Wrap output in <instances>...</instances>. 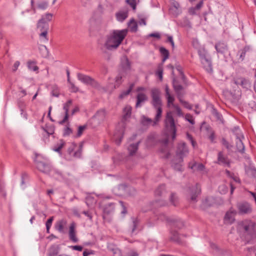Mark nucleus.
Listing matches in <instances>:
<instances>
[{
    "label": "nucleus",
    "mask_w": 256,
    "mask_h": 256,
    "mask_svg": "<svg viewBox=\"0 0 256 256\" xmlns=\"http://www.w3.org/2000/svg\"><path fill=\"white\" fill-rule=\"evenodd\" d=\"M53 15L50 13H46L44 15L42 16V18L40 19H44V22H48L51 21L52 20Z\"/></svg>",
    "instance_id": "49"
},
{
    "label": "nucleus",
    "mask_w": 256,
    "mask_h": 256,
    "mask_svg": "<svg viewBox=\"0 0 256 256\" xmlns=\"http://www.w3.org/2000/svg\"><path fill=\"white\" fill-rule=\"evenodd\" d=\"M164 127L167 132L166 138L161 140L160 142L166 146L168 142V134H172V138L174 140L176 138V128L174 118L170 112H168L164 120Z\"/></svg>",
    "instance_id": "3"
},
{
    "label": "nucleus",
    "mask_w": 256,
    "mask_h": 256,
    "mask_svg": "<svg viewBox=\"0 0 256 256\" xmlns=\"http://www.w3.org/2000/svg\"><path fill=\"white\" fill-rule=\"evenodd\" d=\"M156 74L158 76L160 80H162L163 78V68L162 66L159 65L156 72Z\"/></svg>",
    "instance_id": "43"
},
{
    "label": "nucleus",
    "mask_w": 256,
    "mask_h": 256,
    "mask_svg": "<svg viewBox=\"0 0 256 256\" xmlns=\"http://www.w3.org/2000/svg\"><path fill=\"white\" fill-rule=\"evenodd\" d=\"M158 219L162 221H166L170 222H173L174 225L178 228L184 226L183 222L180 220H172L164 214H160L158 216Z\"/></svg>",
    "instance_id": "7"
},
{
    "label": "nucleus",
    "mask_w": 256,
    "mask_h": 256,
    "mask_svg": "<svg viewBox=\"0 0 256 256\" xmlns=\"http://www.w3.org/2000/svg\"><path fill=\"white\" fill-rule=\"evenodd\" d=\"M96 202L97 200L96 198L92 194L88 195L86 198V203L88 207H92Z\"/></svg>",
    "instance_id": "22"
},
{
    "label": "nucleus",
    "mask_w": 256,
    "mask_h": 256,
    "mask_svg": "<svg viewBox=\"0 0 256 256\" xmlns=\"http://www.w3.org/2000/svg\"><path fill=\"white\" fill-rule=\"evenodd\" d=\"M126 2L132 8L135 10L136 8V0H126Z\"/></svg>",
    "instance_id": "60"
},
{
    "label": "nucleus",
    "mask_w": 256,
    "mask_h": 256,
    "mask_svg": "<svg viewBox=\"0 0 256 256\" xmlns=\"http://www.w3.org/2000/svg\"><path fill=\"white\" fill-rule=\"evenodd\" d=\"M70 248H71L73 250H78L79 252H81L83 249L82 246H79V245L72 246H70Z\"/></svg>",
    "instance_id": "63"
},
{
    "label": "nucleus",
    "mask_w": 256,
    "mask_h": 256,
    "mask_svg": "<svg viewBox=\"0 0 256 256\" xmlns=\"http://www.w3.org/2000/svg\"><path fill=\"white\" fill-rule=\"evenodd\" d=\"M140 142L136 144H131L128 148V150L130 155H133L137 151Z\"/></svg>",
    "instance_id": "28"
},
{
    "label": "nucleus",
    "mask_w": 256,
    "mask_h": 256,
    "mask_svg": "<svg viewBox=\"0 0 256 256\" xmlns=\"http://www.w3.org/2000/svg\"><path fill=\"white\" fill-rule=\"evenodd\" d=\"M173 108L175 109L176 114L178 116H183V114L182 110L178 105H174Z\"/></svg>",
    "instance_id": "56"
},
{
    "label": "nucleus",
    "mask_w": 256,
    "mask_h": 256,
    "mask_svg": "<svg viewBox=\"0 0 256 256\" xmlns=\"http://www.w3.org/2000/svg\"><path fill=\"white\" fill-rule=\"evenodd\" d=\"M116 17L118 21L122 22L128 17V12H119L116 14Z\"/></svg>",
    "instance_id": "29"
},
{
    "label": "nucleus",
    "mask_w": 256,
    "mask_h": 256,
    "mask_svg": "<svg viewBox=\"0 0 256 256\" xmlns=\"http://www.w3.org/2000/svg\"><path fill=\"white\" fill-rule=\"evenodd\" d=\"M36 165L40 171L48 174L50 173L51 168H52L51 164L48 162L38 161L36 162Z\"/></svg>",
    "instance_id": "9"
},
{
    "label": "nucleus",
    "mask_w": 256,
    "mask_h": 256,
    "mask_svg": "<svg viewBox=\"0 0 256 256\" xmlns=\"http://www.w3.org/2000/svg\"><path fill=\"white\" fill-rule=\"evenodd\" d=\"M188 167L192 170H196L198 171L202 172L203 171L205 167L202 164H197L196 162L190 163Z\"/></svg>",
    "instance_id": "24"
},
{
    "label": "nucleus",
    "mask_w": 256,
    "mask_h": 256,
    "mask_svg": "<svg viewBox=\"0 0 256 256\" xmlns=\"http://www.w3.org/2000/svg\"><path fill=\"white\" fill-rule=\"evenodd\" d=\"M209 198H206L203 202L202 206L204 208L206 206H210V204L208 203Z\"/></svg>",
    "instance_id": "64"
},
{
    "label": "nucleus",
    "mask_w": 256,
    "mask_h": 256,
    "mask_svg": "<svg viewBox=\"0 0 256 256\" xmlns=\"http://www.w3.org/2000/svg\"><path fill=\"white\" fill-rule=\"evenodd\" d=\"M174 88L176 93H178L180 92H181L183 88V87L180 84H176L174 82L173 84Z\"/></svg>",
    "instance_id": "57"
},
{
    "label": "nucleus",
    "mask_w": 256,
    "mask_h": 256,
    "mask_svg": "<svg viewBox=\"0 0 256 256\" xmlns=\"http://www.w3.org/2000/svg\"><path fill=\"white\" fill-rule=\"evenodd\" d=\"M72 100H69L68 102L64 104V110L65 111V115L64 119L60 122V124H64L68 119V110L71 104H72Z\"/></svg>",
    "instance_id": "17"
},
{
    "label": "nucleus",
    "mask_w": 256,
    "mask_h": 256,
    "mask_svg": "<svg viewBox=\"0 0 256 256\" xmlns=\"http://www.w3.org/2000/svg\"><path fill=\"white\" fill-rule=\"evenodd\" d=\"M48 30L41 31L39 34L40 40L43 42H48Z\"/></svg>",
    "instance_id": "36"
},
{
    "label": "nucleus",
    "mask_w": 256,
    "mask_h": 256,
    "mask_svg": "<svg viewBox=\"0 0 256 256\" xmlns=\"http://www.w3.org/2000/svg\"><path fill=\"white\" fill-rule=\"evenodd\" d=\"M232 132L236 138L237 140V141L236 142V144H238V142H240V130L239 128V127L236 126L232 130Z\"/></svg>",
    "instance_id": "38"
},
{
    "label": "nucleus",
    "mask_w": 256,
    "mask_h": 256,
    "mask_svg": "<svg viewBox=\"0 0 256 256\" xmlns=\"http://www.w3.org/2000/svg\"><path fill=\"white\" fill-rule=\"evenodd\" d=\"M166 190V186L162 184L155 191V194L156 196H162Z\"/></svg>",
    "instance_id": "39"
},
{
    "label": "nucleus",
    "mask_w": 256,
    "mask_h": 256,
    "mask_svg": "<svg viewBox=\"0 0 256 256\" xmlns=\"http://www.w3.org/2000/svg\"><path fill=\"white\" fill-rule=\"evenodd\" d=\"M124 128H122L120 130L116 128L114 136V140L117 145H120L121 143L122 140L124 136Z\"/></svg>",
    "instance_id": "14"
},
{
    "label": "nucleus",
    "mask_w": 256,
    "mask_h": 256,
    "mask_svg": "<svg viewBox=\"0 0 256 256\" xmlns=\"http://www.w3.org/2000/svg\"><path fill=\"white\" fill-rule=\"evenodd\" d=\"M138 224V220L137 218H132V229L131 230L132 234H134L135 230Z\"/></svg>",
    "instance_id": "53"
},
{
    "label": "nucleus",
    "mask_w": 256,
    "mask_h": 256,
    "mask_svg": "<svg viewBox=\"0 0 256 256\" xmlns=\"http://www.w3.org/2000/svg\"><path fill=\"white\" fill-rule=\"evenodd\" d=\"M133 85H131V86L126 90L123 91L119 96V98H123L126 96L128 95L130 92L132 91Z\"/></svg>",
    "instance_id": "50"
},
{
    "label": "nucleus",
    "mask_w": 256,
    "mask_h": 256,
    "mask_svg": "<svg viewBox=\"0 0 256 256\" xmlns=\"http://www.w3.org/2000/svg\"><path fill=\"white\" fill-rule=\"evenodd\" d=\"M42 128L48 135L52 134L54 132V127L53 126H46Z\"/></svg>",
    "instance_id": "44"
},
{
    "label": "nucleus",
    "mask_w": 256,
    "mask_h": 256,
    "mask_svg": "<svg viewBox=\"0 0 256 256\" xmlns=\"http://www.w3.org/2000/svg\"><path fill=\"white\" fill-rule=\"evenodd\" d=\"M160 52L162 55L163 56L162 62H164L168 58L169 52L164 47H160Z\"/></svg>",
    "instance_id": "30"
},
{
    "label": "nucleus",
    "mask_w": 256,
    "mask_h": 256,
    "mask_svg": "<svg viewBox=\"0 0 256 256\" xmlns=\"http://www.w3.org/2000/svg\"><path fill=\"white\" fill-rule=\"evenodd\" d=\"M218 164L224 166H230V162L227 157L224 156L222 152H220L218 154Z\"/></svg>",
    "instance_id": "16"
},
{
    "label": "nucleus",
    "mask_w": 256,
    "mask_h": 256,
    "mask_svg": "<svg viewBox=\"0 0 256 256\" xmlns=\"http://www.w3.org/2000/svg\"><path fill=\"white\" fill-rule=\"evenodd\" d=\"M122 66L124 70H128L130 69V62L128 58L126 57L122 63Z\"/></svg>",
    "instance_id": "42"
},
{
    "label": "nucleus",
    "mask_w": 256,
    "mask_h": 256,
    "mask_svg": "<svg viewBox=\"0 0 256 256\" xmlns=\"http://www.w3.org/2000/svg\"><path fill=\"white\" fill-rule=\"evenodd\" d=\"M178 162L175 163L174 160H172V166L174 168L178 171H181L182 170V167L181 165V163L182 162H179V158L178 160Z\"/></svg>",
    "instance_id": "48"
},
{
    "label": "nucleus",
    "mask_w": 256,
    "mask_h": 256,
    "mask_svg": "<svg viewBox=\"0 0 256 256\" xmlns=\"http://www.w3.org/2000/svg\"><path fill=\"white\" fill-rule=\"evenodd\" d=\"M106 112L104 110H100L94 116V118L100 121L103 120L106 116Z\"/></svg>",
    "instance_id": "27"
},
{
    "label": "nucleus",
    "mask_w": 256,
    "mask_h": 256,
    "mask_svg": "<svg viewBox=\"0 0 256 256\" xmlns=\"http://www.w3.org/2000/svg\"><path fill=\"white\" fill-rule=\"evenodd\" d=\"M49 174L54 176L55 178L58 180H64L66 178V176L59 170L52 168Z\"/></svg>",
    "instance_id": "15"
},
{
    "label": "nucleus",
    "mask_w": 256,
    "mask_h": 256,
    "mask_svg": "<svg viewBox=\"0 0 256 256\" xmlns=\"http://www.w3.org/2000/svg\"><path fill=\"white\" fill-rule=\"evenodd\" d=\"M218 190L220 194H224L228 191V188L224 185H222L219 186Z\"/></svg>",
    "instance_id": "61"
},
{
    "label": "nucleus",
    "mask_w": 256,
    "mask_h": 256,
    "mask_svg": "<svg viewBox=\"0 0 256 256\" xmlns=\"http://www.w3.org/2000/svg\"><path fill=\"white\" fill-rule=\"evenodd\" d=\"M194 46L198 50L200 62L203 68L208 73H212V58L208 51L204 46H198V42L197 40L193 42Z\"/></svg>",
    "instance_id": "2"
},
{
    "label": "nucleus",
    "mask_w": 256,
    "mask_h": 256,
    "mask_svg": "<svg viewBox=\"0 0 256 256\" xmlns=\"http://www.w3.org/2000/svg\"><path fill=\"white\" fill-rule=\"evenodd\" d=\"M54 220V218L52 216L50 218L46 223V232L50 233V229L52 226V221Z\"/></svg>",
    "instance_id": "52"
},
{
    "label": "nucleus",
    "mask_w": 256,
    "mask_h": 256,
    "mask_svg": "<svg viewBox=\"0 0 256 256\" xmlns=\"http://www.w3.org/2000/svg\"><path fill=\"white\" fill-rule=\"evenodd\" d=\"M152 122V120L150 118H148L144 116L142 117V122L143 124H144V125L148 124L150 123H151Z\"/></svg>",
    "instance_id": "58"
},
{
    "label": "nucleus",
    "mask_w": 256,
    "mask_h": 256,
    "mask_svg": "<svg viewBox=\"0 0 256 256\" xmlns=\"http://www.w3.org/2000/svg\"><path fill=\"white\" fill-rule=\"evenodd\" d=\"M68 238L69 240L74 243H76L79 240L76 236V224L74 222H72L70 225Z\"/></svg>",
    "instance_id": "8"
},
{
    "label": "nucleus",
    "mask_w": 256,
    "mask_h": 256,
    "mask_svg": "<svg viewBox=\"0 0 256 256\" xmlns=\"http://www.w3.org/2000/svg\"><path fill=\"white\" fill-rule=\"evenodd\" d=\"M77 77L78 80L84 84L92 86L94 88H98L99 86V84L97 82L88 76L84 75L80 73H78L77 74Z\"/></svg>",
    "instance_id": "6"
},
{
    "label": "nucleus",
    "mask_w": 256,
    "mask_h": 256,
    "mask_svg": "<svg viewBox=\"0 0 256 256\" xmlns=\"http://www.w3.org/2000/svg\"><path fill=\"white\" fill-rule=\"evenodd\" d=\"M110 250L112 252L114 256H122L121 250L116 246L110 247Z\"/></svg>",
    "instance_id": "40"
},
{
    "label": "nucleus",
    "mask_w": 256,
    "mask_h": 256,
    "mask_svg": "<svg viewBox=\"0 0 256 256\" xmlns=\"http://www.w3.org/2000/svg\"><path fill=\"white\" fill-rule=\"evenodd\" d=\"M64 144V142L63 140H61L60 142L56 144L52 148V150L54 152L60 153V150Z\"/></svg>",
    "instance_id": "32"
},
{
    "label": "nucleus",
    "mask_w": 256,
    "mask_h": 256,
    "mask_svg": "<svg viewBox=\"0 0 256 256\" xmlns=\"http://www.w3.org/2000/svg\"><path fill=\"white\" fill-rule=\"evenodd\" d=\"M114 206L113 203H110L106 205L104 208V212L106 214L111 213L114 210Z\"/></svg>",
    "instance_id": "31"
},
{
    "label": "nucleus",
    "mask_w": 256,
    "mask_h": 256,
    "mask_svg": "<svg viewBox=\"0 0 256 256\" xmlns=\"http://www.w3.org/2000/svg\"><path fill=\"white\" fill-rule=\"evenodd\" d=\"M170 4L171 6L169 10L172 15L176 17L182 13V9L178 2L172 0Z\"/></svg>",
    "instance_id": "10"
},
{
    "label": "nucleus",
    "mask_w": 256,
    "mask_h": 256,
    "mask_svg": "<svg viewBox=\"0 0 256 256\" xmlns=\"http://www.w3.org/2000/svg\"><path fill=\"white\" fill-rule=\"evenodd\" d=\"M132 108L130 106H126L124 108L123 121H126L131 116Z\"/></svg>",
    "instance_id": "23"
},
{
    "label": "nucleus",
    "mask_w": 256,
    "mask_h": 256,
    "mask_svg": "<svg viewBox=\"0 0 256 256\" xmlns=\"http://www.w3.org/2000/svg\"><path fill=\"white\" fill-rule=\"evenodd\" d=\"M96 252L94 250L86 249L83 252V256H88L90 254H94Z\"/></svg>",
    "instance_id": "59"
},
{
    "label": "nucleus",
    "mask_w": 256,
    "mask_h": 256,
    "mask_svg": "<svg viewBox=\"0 0 256 256\" xmlns=\"http://www.w3.org/2000/svg\"><path fill=\"white\" fill-rule=\"evenodd\" d=\"M86 128V126H80L78 128V131L77 133V136L79 137L80 136L84 130Z\"/></svg>",
    "instance_id": "62"
},
{
    "label": "nucleus",
    "mask_w": 256,
    "mask_h": 256,
    "mask_svg": "<svg viewBox=\"0 0 256 256\" xmlns=\"http://www.w3.org/2000/svg\"><path fill=\"white\" fill-rule=\"evenodd\" d=\"M252 212V208L249 203L244 202L241 204V214H248Z\"/></svg>",
    "instance_id": "21"
},
{
    "label": "nucleus",
    "mask_w": 256,
    "mask_h": 256,
    "mask_svg": "<svg viewBox=\"0 0 256 256\" xmlns=\"http://www.w3.org/2000/svg\"><path fill=\"white\" fill-rule=\"evenodd\" d=\"M66 220L62 219L58 221L55 225L56 229L60 233L64 232V228L66 225Z\"/></svg>",
    "instance_id": "19"
},
{
    "label": "nucleus",
    "mask_w": 256,
    "mask_h": 256,
    "mask_svg": "<svg viewBox=\"0 0 256 256\" xmlns=\"http://www.w3.org/2000/svg\"><path fill=\"white\" fill-rule=\"evenodd\" d=\"M185 119L186 121L192 124H194L195 123L193 116L190 114H186L185 116Z\"/></svg>",
    "instance_id": "54"
},
{
    "label": "nucleus",
    "mask_w": 256,
    "mask_h": 256,
    "mask_svg": "<svg viewBox=\"0 0 256 256\" xmlns=\"http://www.w3.org/2000/svg\"><path fill=\"white\" fill-rule=\"evenodd\" d=\"M128 26H130L131 31L136 32L138 30V24L134 19H131L128 23Z\"/></svg>",
    "instance_id": "34"
},
{
    "label": "nucleus",
    "mask_w": 256,
    "mask_h": 256,
    "mask_svg": "<svg viewBox=\"0 0 256 256\" xmlns=\"http://www.w3.org/2000/svg\"><path fill=\"white\" fill-rule=\"evenodd\" d=\"M28 179V176L26 174H23L21 176V186L22 188L24 189L26 187L25 184L26 180Z\"/></svg>",
    "instance_id": "51"
},
{
    "label": "nucleus",
    "mask_w": 256,
    "mask_h": 256,
    "mask_svg": "<svg viewBox=\"0 0 256 256\" xmlns=\"http://www.w3.org/2000/svg\"><path fill=\"white\" fill-rule=\"evenodd\" d=\"M156 135L155 134H150L147 138L146 140V144L147 146H154L156 144Z\"/></svg>",
    "instance_id": "26"
},
{
    "label": "nucleus",
    "mask_w": 256,
    "mask_h": 256,
    "mask_svg": "<svg viewBox=\"0 0 256 256\" xmlns=\"http://www.w3.org/2000/svg\"><path fill=\"white\" fill-rule=\"evenodd\" d=\"M156 110V114L154 118V124H156L160 120L162 114V107L155 108Z\"/></svg>",
    "instance_id": "35"
},
{
    "label": "nucleus",
    "mask_w": 256,
    "mask_h": 256,
    "mask_svg": "<svg viewBox=\"0 0 256 256\" xmlns=\"http://www.w3.org/2000/svg\"><path fill=\"white\" fill-rule=\"evenodd\" d=\"M170 240L176 242H180V240L178 233L176 231L171 232Z\"/></svg>",
    "instance_id": "33"
},
{
    "label": "nucleus",
    "mask_w": 256,
    "mask_h": 256,
    "mask_svg": "<svg viewBox=\"0 0 256 256\" xmlns=\"http://www.w3.org/2000/svg\"><path fill=\"white\" fill-rule=\"evenodd\" d=\"M215 48L218 54L224 55L228 53V49L226 44L224 42H219L216 44Z\"/></svg>",
    "instance_id": "13"
},
{
    "label": "nucleus",
    "mask_w": 256,
    "mask_h": 256,
    "mask_svg": "<svg viewBox=\"0 0 256 256\" xmlns=\"http://www.w3.org/2000/svg\"><path fill=\"white\" fill-rule=\"evenodd\" d=\"M37 28L40 32L48 30L49 24L46 22H44V19H40L38 22Z\"/></svg>",
    "instance_id": "20"
},
{
    "label": "nucleus",
    "mask_w": 256,
    "mask_h": 256,
    "mask_svg": "<svg viewBox=\"0 0 256 256\" xmlns=\"http://www.w3.org/2000/svg\"><path fill=\"white\" fill-rule=\"evenodd\" d=\"M28 67L29 70L34 72H36L38 70V68L36 65V63L34 62H28Z\"/></svg>",
    "instance_id": "45"
},
{
    "label": "nucleus",
    "mask_w": 256,
    "mask_h": 256,
    "mask_svg": "<svg viewBox=\"0 0 256 256\" xmlns=\"http://www.w3.org/2000/svg\"><path fill=\"white\" fill-rule=\"evenodd\" d=\"M126 186V184H120L118 187L114 188L112 190L114 194L116 196H122V191H124Z\"/></svg>",
    "instance_id": "25"
},
{
    "label": "nucleus",
    "mask_w": 256,
    "mask_h": 256,
    "mask_svg": "<svg viewBox=\"0 0 256 256\" xmlns=\"http://www.w3.org/2000/svg\"><path fill=\"white\" fill-rule=\"evenodd\" d=\"M48 6V2L45 1L40 2L38 3L37 7L38 9L45 10Z\"/></svg>",
    "instance_id": "46"
},
{
    "label": "nucleus",
    "mask_w": 256,
    "mask_h": 256,
    "mask_svg": "<svg viewBox=\"0 0 256 256\" xmlns=\"http://www.w3.org/2000/svg\"><path fill=\"white\" fill-rule=\"evenodd\" d=\"M128 34L126 29L114 30L106 35L104 46L109 50H116L122 44Z\"/></svg>",
    "instance_id": "1"
},
{
    "label": "nucleus",
    "mask_w": 256,
    "mask_h": 256,
    "mask_svg": "<svg viewBox=\"0 0 256 256\" xmlns=\"http://www.w3.org/2000/svg\"><path fill=\"white\" fill-rule=\"evenodd\" d=\"M150 96L152 98L151 104L154 108H160L162 106V100L161 98V92L158 88H152L150 90Z\"/></svg>",
    "instance_id": "4"
},
{
    "label": "nucleus",
    "mask_w": 256,
    "mask_h": 256,
    "mask_svg": "<svg viewBox=\"0 0 256 256\" xmlns=\"http://www.w3.org/2000/svg\"><path fill=\"white\" fill-rule=\"evenodd\" d=\"M188 154V150L184 142L178 144L176 152V156L179 158L180 162H183V158Z\"/></svg>",
    "instance_id": "5"
},
{
    "label": "nucleus",
    "mask_w": 256,
    "mask_h": 256,
    "mask_svg": "<svg viewBox=\"0 0 256 256\" xmlns=\"http://www.w3.org/2000/svg\"><path fill=\"white\" fill-rule=\"evenodd\" d=\"M170 202L174 206H176L177 201V196L174 193H172L170 197Z\"/></svg>",
    "instance_id": "55"
},
{
    "label": "nucleus",
    "mask_w": 256,
    "mask_h": 256,
    "mask_svg": "<svg viewBox=\"0 0 256 256\" xmlns=\"http://www.w3.org/2000/svg\"><path fill=\"white\" fill-rule=\"evenodd\" d=\"M136 108H140L144 104V102L147 101L148 96L144 93L139 92L136 96Z\"/></svg>",
    "instance_id": "11"
},
{
    "label": "nucleus",
    "mask_w": 256,
    "mask_h": 256,
    "mask_svg": "<svg viewBox=\"0 0 256 256\" xmlns=\"http://www.w3.org/2000/svg\"><path fill=\"white\" fill-rule=\"evenodd\" d=\"M59 252V249L58 246H52L50 247L48 256H54L58 255Z\"/></svg>",
    "instance_id": "41"
},
{
    "label": "nucleus",
    "mask_w": 256,
    "mask_h": 256,
    "mask_svg": "<svg viewBox=\"0 0 256 256\" xmlns=\"http://www.w3.org/2000/svg\"><path fill=\"white\" fill-rule=\"evenodd\" d=\"M200 185L196 184L195 186L190 189V198L192 200L195 201L198 194L200 192Z\"/></svg>",
    "instance_id": "18"
},
{
    "label": "nucleus",
    "mask_w": 256,
    "mask_h": 256,
    "mask_svg": "<svg viewBox=\"0 0 256 256\" xmlns=\"http://www.w3.org/2000/svg\"><path fill=\"white\" fill-rule=\"evenodd\" d=\"M166 98L167 100V105L168 107L172 106L173 108L174 105H176L174 104V98L173 96L171 94H169L168 96H166Z\"/></svg>",
    "instance_id": "37"
},
{
    "label": "nucleus",
    "mask_w": 256,
    "mask_h": 256,
    "mask_svg": "<svg viewBox=\"0 0 256 256\" xmlns=\"http://www.w3.org/2000/svg\"><path fill=\"white\" fill-rule=\"evenodd\" d=\"M236 214V212L235 210H230L228 211L226 213L224 218L225 223L232 224L235 220Z\"/></svg>",
    "instance_id": "12"
},
{
    "label": "nucleus",
    "mask_w": 256,
    "mask_h": 256,
    "mask_svg": "<svg viewBox=\"0 0 256 256\" xmlns=\"http://www.w3.org/2000/svg\"><path fill=\"white\" fill-rule=\"evenodd\" d=\"M244 228L246 232L248 234H252L254 232V224L250 222L248 225L244 226Z\"/></svg>",
    "instance_id": "47"
}]
</instances>
